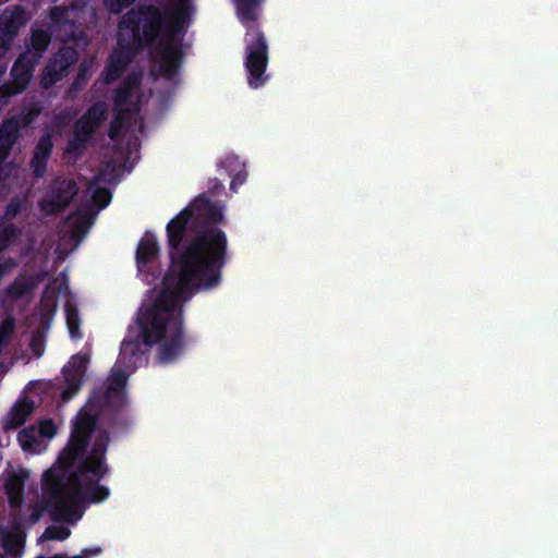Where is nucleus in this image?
<instances>
[{
  "label": "nucleus",
  "mask_w": 558,
  "mask_h": 558,
  "mask_svg": "<svg viewBox=\"0 0 558 558\" xmlns=\"http://www.w3.org/2000/svg\"><path fill=\"white\" fill-rule=\"evenodd\" d=\"M92 226V218L86 214H78L74 216L73 222L71 225V239L80 242L87 234L89 228Z\"/></svg>",
  "instance_id": "5701e85b"
},
{
  "label": "nucleus",
  "mask_w": 558,
  "mask_h": 558,
  "mask_svg": "<svg viewBox=\"0 0 558 558\" xmlns=\"http://www.w3.org/2000/svg\"><path fill=\"white\" fill-rule=\"evenodd\" d=\"M22 129L16 124L15 120L8 118L0 124V142L14 146L21 136Z\"/></svg>",
  "instance_id": "4be33fe9"
},
{
  "label": "nucleus",
  "mask_w": 558,
  "mask_h": 558,
  "mask_svg": "<svg viewBox=\"0 0 558 558\" xmlns=\"http://www.w3.org/2000/svg\"><path fill=\"white\" fill-rule=\"evenodd\" d=\"M37 62L38 60L34 59L27 52L20 54L14 61L10 75L12 81L15 82L20 88L25 89L29 84Z\"/></svg>",
  "instance_id": "f8f14e48"
},
{
  "label": "nucleus",
  "mask_w": 558,
  "mask_h": 558,
  "mask_svg": "<svg viewBox=\"0 0 558 558\" xmlns=\"http://www.w3.org/2000/svg\"><path fill=\"white\" fill-rule=\"evenodd\" d=\"M24 89L20 88L15 82H7L0 85V100L8 99L14 95L22 93Z\"/></svg>",
  "instance_id": "a19ab883"
},
{
  "label": "nucleus",
  "mask_w": 558,
  "mask_h": 558,
  "mask_svg": "<svg viewBox=\"0 0 558 558\" xmlns=\"http://www.w3.org/2000/svg\"><path fill=\"white\" fill-rule=\"evenodd\" d=\"M24 207H25L24 203L21 199L16 198V197L12 198L5 207L3 218L8 219V220L14 219L17 215H20L22 213Z\"/></svg>",
  "instance_id": "58836bf2"
},
{
  "label": "nucleus",
  "mask_w": 558,
  "mask_h": 558,
  "mask_svg": "<svg viewBox=\"0 0 558 558\" xmlns=\"http://www.w3.org/2000/svg\"><path fill=\"white\" fill-rule=\"evenodd\" d=\"M159 244L153 234H146L141 239L136 248V265L140 271L159 256Z\"/></svg>",
  "instance_id": "ddd939ff"
},
{
  "label": "nucleus",
  "mask_w": 558,
  "mask_h": 558,
  "mask_svg": "<svg viewBox=\"0 0 558 558\" xmlns=\"http://www.w3.org/2000/svg\"><path fill=\"white\" fill-rule=\"evenodd\" d=\"M31 349L35 356L39 357L44 353V343L39 337H33L31 340Z\"/></svg>",
  "instance_id": "c03bdc74"
},
{
  "label": "nucleus",
  "mask_w": 558,
  "mask_h": 558,
  "mask_svg": "<svg viewBox=\"0 0 558 558\" xmlns=\"http://www.w3.org/2000/svg\"><path fill=\"white\" fill-rule=\"evenodd\" d=\"M16 265L15 260L11 257H8L5 260H0V279Z\"/></svg>",
  "instance_id": "a18cd8bd"
},
{
  "label": "nucleus",
  "mask_w": 558,
  "mask_h": 558,
  "mask_svg": "<svg viewBox=\"0 0 558 558\" xmlns=\"http://www.w3.org/2000/svg\"><path fill=\"white\" fill-rule=\"evenodd\" d=\"M49 29L53 34H59L62 25L72 26V20L69 16V11L65 7H52L49 12Z\"/></svg>",
  "instance_id": "412c9836"
},
{
  "label": "nucleus",
  "mask_w": 558,
  "mask_h": 558,
  "mask_svg": "<svg viewBox=\"0 0 558 558\" xmlns=\"http://www.w3.org/2000/svg\"><path fill=\"white\" fill-rule=\"evenodd\" d=\"M71 534V531L65 526L49 525L46 527L40 539L49 541H64Z\"/></svg>",
  "instance_id": "2f4dec72"
},
{
  "label": "nucleus",
  "mask_w": 558,
  "mask_h": 558,
  "mask_svg": "<svg viewBox=\"0 0 558 558\" xmlns=\"http://www.w3.org/2000/svg\"><path fill=\"white\" fill-rule=\"evenodd\" d=\"M111 193L107 187H95L92 199L93 203L99 208L104 209L111 201Z\"/></svg>",
  "instance_id": "f704fd0d"
},
{
  "label": "nucleus",
  "mask_w": 558,
  "mask_h": 558,
  "mask_svg": "<svg viewBox=\"0 0 558 558\" xmlns=\"http://www.w3.org/2000/svg\"><path fill=\"white\" fill-rule=\"evenodd\" d=\"M1 543L4 551L13 557L22 555V548L25 543V534L22 531L21 524L16 522L11 531H5L2 534Z\"/></svg>",
  "instance_id": "f3484780"
},
{
  "label": "nucleus",
  "mask_w": 558,
  "mask_h": 558,
  "mask_svg": "<svg viewBox=\"0 0 558 558\" xmlns=\"http://www.w3.org/2000/svg\"><path fill=\"white\" fill-rule=\"evenodd\" d=\"M109 495L110 490L108 487L94 481H88L84 490V497L94 504L106 500Z\"/></svg>",
  "instance_id": "b1692460"
},
{
  "label": "nucleus",
  "mask_w": 558,
  "mask_h": 558,
  "mask_svg": "<svg viewBox=\"0 0 558 558\" xmlns=\"http://www.w3.org/2000/svg\"><path fill=\"white\" fill-rule=\"evenodd\" d=\"M77 25L75 21L72 20V26L62 25L60 27L59 34H54L58 40L62 43H69L76 39Z\"/></svg>",
  "instance_id": "4c0bfd02"
},
{
  "label": "nucleus",
  "mask_w": 558,
  "mask_h": 558,
  "mask_svg": "<svg viewBox=\"0 0 558 558\" xmlns=\"http://www.w3.org/2000/svg\"><path fill=\"white\" fill-rule=\"evenodd\" d=\"M77 192L78 187L73 179H54L39 207L46 215H58L69 207Z\"/></svg>",
  "instance_id": "0eeeda50"
},
{
  "label": "nucleus",
  "mask_w": 558,
  "mask_h": 558,
  "mask_svg": "<svg viewBox=\"0 0 558 558\" xmlns=\"http://www.w3.org/2000/svg\"><path fill=\"white\" fill-rule=\"evenodd\" d=\"M109 471L106 460L84 457L80 460L77 470L68 476L69 484L73 487L74 492L68 496L74 497V504L82 493L81 476L90 474L88 481L99 482Z\"/></svg>",
  "instance_id": "1a4fd4ad"
},
{
  "label": "nucleus",
  "mask_w": 558,
  "mask_h": 558,
  "mask_svg": "<svg viewBox=\"0 0 558 558\" xmlns=\"http://www.w3.org/2000/svg\"><path fill=\"white\" fill-rule=\"evenodd\" d=\"M14 329L15 320L13 317H7L0 323V353L12 337Z\"/></svg>",
  "instance_id": "72a5a7b5"
},
{
  "label": "nucleus",
  "mask_w": 558,
  "mask_h": 558,
  "mask_svg": "<svg viewBox=\"0 0 558 558\" xmlns=\"http://www.w3.org/2000/svg\"><path fill=\"white\" fill-rule=\"evenodd\" d=\"M99 180H100V175L98 174V175H96V177L94 178V180L90 182V187H92V186H93L97 181H99Z\"/></svg>",
  "instance_id": "8fccbe9b"
},
{
  "label": "nucleus",
  "mask_w": 558,
  "mask_h": 558,
  "mask_svg": "<svg viewBox=\"0 0 558 558\" xmlns=\"http://www.w3.org/2000/svg\"><path fill=\"white\" fill-rule=\"evenodd\" d=\"M52 32L50 29H33L31 33V43H29V50L33 52V58L39 59L43 57V54L48 50L49 45L51 44L52 38Z\"/></svg>",
  "instance_id": "6ab92c4d"
},
{
  "label": "nucleus",
  "mask_w": 558,
  "mask_h": 558,
  "mask_svg": "<svg viewBox=\"0 0 558 558\" xmlns=\"http://www.w3.org/2000/svg\"><path fill=\"white\" fill-rule=\"evenodd\" d=\"M107 117L108 105L102 100L96 101L75 121L73 130L90 141L94 133L107 120Z\"/></svg>",
  "instance_id": "9b49d317"
},
{
  "label": "nucleus",
  "mask_w": 558,
  "mask_h": 558,
  "mask_svg": "<svg viewBox=\"0 0 558 558\" xmlns=\"http://www.w3.org/2000/svg\"><path fill=\"white\" fill-rule=\"evenodd\" d=\"M88 363V354L77 353L73 355L68 364L63 367L62 373L65 383V388L61 392V398L63 401H69L80 391L84 381Z\"/></svg>",
  "instance_id": "6e6552de"
},
{
  "label": "nucleus",
  "mask_w": 558,
  "mask_h": 558,
  "mask_svg": "<svg viewBox=\"0 0 558 558\" xmlns=\"http://www.w3.org/2000/svg\"><path fill=\"white\" fill-rule=\"evenodd\" d=\"M222 221L221 207L199 194L166 226L170 265L160 293L137 318L146 347L160 342L169 332L160 345L161 363L173 362L184 349L181 303L221 282L228 256V238L218 227Z\"/></svg>",
  "instance_id": "f257e3e1"
},
{
  "label": "nucleus",
  "mask_w": 558,
  "mask_h": 558,
  "mask_svg": "<svg viewBox=\"0 0 558 558\" xmlns=\"http://www.w3.org/2000/svg\"><path fill=\"white\" fill-rule=\"evenodd\" d=\"M236 10L241 22H255L256 13L255 9L259 4L260 0H234Z\"/></svg>",
  "instance_id": "a878e982"
},
{
  "label": "nucleus",
  "mask_w": 558,
  "mask_h": 558,
  "mask_svg": "<svg viewBox=\"0 0 558 558\" xmlns=\"http://www.w3.org/2000/svg\"><path fill=\"white\" fill-rule=\"evenodd\" d=\"M17 440L24 450L33 448L37 442L36 430L34 427L22 429L17 435Z\"/></svg>",
  "instance_id": "c9c22d12"
},
{
  "label": "nucleus",
  "mask_w": 558,
  "mask_h": 558,
  "mask_svg": "<svg viewBox=\"0 0 558 558\" xmlns=\"http://www.w3.org/2000/svg\"><path fill=\"white\" fill-rule=\"evenodd\" d=\"M108 444H109L108 434L104 433V434L99 435L95 439V441L92 446V450H90L89 454H87V457L106 460V452H107Z\"/></svg>",
  "instance_id": "c756f323"
},
{
  "label": "nucleus",
  "mask_w": 558,
  "mask_h": 558,
  "mask_svg": "<svg viewBox=\"0 0 558 558\" xmlns=\"http://www.w3.org/2000/svg\"><path fill=\"white\" fill-rule=\"evenodd\" d=\"M136 0H104L106 9L111 14H120L123 10L130 8Z\"/></svg>",
  "instance_id": "e433bc0d"
},
{
  "label": "nucleus",
  "mask_w": 558,
  "mask_h": 558,
  "mask_svg": "<svg viewBox=\"0 0 558 558\" xmlns=\"http://www.w3.org/2000/svg\"><path fill=\"white\" fill-rule=\"evenodd\" d=\"M43 105L40 101L32 100V101H25L20 112L13 117H11L12 120L16 121V124L23 130L28 128L31 124H33L38 117L43 112Z\"/></svg>",
  "instance_id": "a211bd4d"
},
{
  "label": "nucleus",
  "mask_w": 558,
  "mask_h": 558,
  "mask_svg": "<svg viewBox=\"0 0 558 558\" xmlns=\"http://www.w3.org/2000/svg\"><path fill=\"white\" fill-rule=\"evenodd\" d=\"M12 146L7 143L0 142V161L3 162L10 155Z\"/></svg>",
  "instance_id": "49530a36"
},
{
  "label": "nucleus",
  "mask_w": 558,
  "mask_h": 558,
  "mask_svg": "<svg viewBox=\"0 0 558 558\" xmlns=\"http://www.w3.org/2000/svg\"><path fill=\"white\" fill-rule=\"evenodd\" d=\"M65 448L59 456H61ZM58 459H60V457H58ZM57 464L62 473L54 469H49L43 475L41 487L45 496L44 506L43 508L37 507L32 511L31 520L33 522L39 520L43 509L48 511L51 519L57 522L66 521L71 515V506L74 505V497L68 496L64 474L73 464L64 466L59 460H57Z\"/></svg>",
  "instance_id": "39448f33"
},
{
  "label": "nucleus",
  "mask_w": 558,
  "mask_h": 558,
  "mask_svg": "<svg viewBox=\"0 0 558 558\" xmlns=\"http://www.w3.org/2000/svg\"><path fill=\"white\" fill-rule=\"evenodd\" d=\"M250 36L244 65L247 72V84L256 89L267 81L265 72L268 64V45L264 33L259 29L254 31Z\"/></svg>",
  "instance_id": "423d86ee"
},
{
  "label": "nucleus",
  "mask_w": 558,
  "mask_h": 558,
  "mask_svg": "<svg viewBox=\"0 0 558 558\" xmlns=\"http://www.w3.org/2000/svg\"><path fill=\"white\" fill-rule=\"evenodd\" d=\"M66 75L68 74L63 73L62 70L58 69L57 65L50 61L41 74L40 85L43 88L48 89Z\"/></svg>",
  "instance_id": "393cba45"
},
{
  "label": "nucleus",
  "mask_w": 558,
  "mask_h": 558,
  "mask_svg": "<svg viewBox=\"0 0 558 558\" xmlns=\"http://www.w3.org/2000/svg\"><path fill=\"white\" fill-rule=\"evenodd\" d=\"M234 160H235L234 158H227L226 161H225V165L231 163Z\"/></svg>",
  "instance_id": "3c124183"
},
{
  "label": "nucleus",
  "mask_w": 558,
  "mask_h": 558,
  "mask_svg": "<svg viewBox=\"0 0 558 558\" xmlns=\"http://www.w3.org/2000/svg\"><path fill=\"white\" fill-rule=\"evenodd\" d=\"M26 477V472L14 473L10 475L5 482L4 490L8 497L9 505L12 508H19L23 504V492Z\"/></svg>",
  "instance_id": "2eb2a0df"
},
{
  "label": "nucleus",
  "mask_w": 558,
  "mask_h": 558,
  "mask_svg": "<svg viewBox=\"0 0 558 558\" xmlns=\"http://www.w3.org/2000/svg\"><path fill=\"white\" fill-rule=\"evenodd\" d=\"M65 318L66 326L72 339L82 338V333L80 331V316L78 311L71 305H66L65 307Z\"/></svg>",
  "instance_id": "bb28decb"
},
{
  "label": "nucleus",
  "mask_w": 558,
  "mask_h": 558,
  "mask_svg": "<svg viewBox=\"0 0 558 558\" xmlns=\"http://www.w3.org/2000/svg\"><path fill=\"white\" fill-rule=\"evenodd\" d=\"M77 59L78 53L75 48L62 46L50 61L56 64L58 69L62 70L63 73L69 74L70 68L77 62Z\"/></svg>",
  "instance_id": "aec40b11"
},
{
  "label": "nucleus",
  "mask_w": 558,
  "mask_h": 558,
  "mask_svg": "<svg viewBox=\"0 0 558 558\" xmlns=\"http://www.w3.org/2000/svg\"><path fill=\"white\" fill-rule=\"evenodd\" d=\"M89 141L73 130L72 137L66 143V153L81 156Z\"/></svg>",
  "instance_id": "7c9ffc66"
},
{
  "label": "nucleus",
  "mask_w": 558,
  "mask_h": 558,
  "mask_svg": "<svg viewBox=\"0 0 558 558\" xmlns=\"http://www.w3.org/2000/svg\"><path fill=\"white\" fill-rule=\"evenodd\" d=\"M10 46H5L0 41V58L5 53Z\"/></svg>",
  "instance_id": "09e8293b"
},
{
  "label": "nucleus",
  "mask_w": 558,
  "mask_h": 558,
  "mask_svg": "<svg viewBox=\"0 0 558 558\" xmlns=\"http://www.w3.org/2000/svg\"><path fill=\"white\" fill-rule=\"evenodd\" d=\"M52 148H53V143H52V138L50 137V135H48V134L43 135L38 140L35 148H34L33 155L45 158V159H49L51 156V153H52Z\"/></svg>",
  "instance_id": "473e14b6"
},
{
  "label": "nucleus",
  "mask_w": 558,
  "mask_h": 558,
  "mask_svg": "<svg viewBox=\"0 0 558 558\" xmlns=\"http://www.w3.org/2000/svg\"><path fill=\"white\" fill-rule=\"evenodd\" d=\"M28 286L25 282L14 280L8 287V293L14 298H22L28 292Z\"/></svg>",
  "instance_id": "79ce46f5"
},
{
  "label": "nucleus",
  "mask_w": 558,
  "mask_h": 558,
  "mask_svg": "<svg viewBox=\"0 0 558 558\" xmlns=\"http://www.w3.org/2000/svg\"><path fill=\"white\" fill-rule=\"evenodd\" d=\"M245 181V173H242L241 171L235 174V177L231 181V189L234 190L236 184H243Z\"/></svg>",
  "instance_id": "de8ad7c7"
},
{
  "label": "nucleus",
  "mask_w": 558,
  "mask_h": 558,
  "mask_svg": "<svg viewBox=\"0 0 558 558\" xmlns=\"http://www.w3.org/2000/svg\"><path fill=\"white\" fill-rule=\"evenodd\" d=\"M33 411L34 403L31 400L24 399L19 401L8 413L3 428L5 430L19 428L26 422L27 417L32 414Z\"/></svg>",
  "instance_id": "dca6fc26"
},
{
  "label": "nucleus",
  "mask_w": 558,
  "mask_h": 558,
  "mask_svg": "<svg viewBox=\"0 0 558 558\" xmlns=\"http://www.w3.org/2000/svg\"><path fill=\"white\" fill-rule=\"evenodd\" d=\"M48 159L33 155L29 166L35 178H43L47 171Z\"/></svg>",
  "instance_id": "ea45409f"
},
{
  "label": "nucleus",
  "mask_w": 558,
  "mask_h": 558,
  "mask_svg": "<svg viewBox=\"0 0 558 558\" xmlns=\"http://www.w3.org/2000/svg\"><path fill=\"white\" fill-rule=\"evenodd\" d=\"M165 15V26L158 39L159 73L168 81H173L183 62V50L177 41L178 35L184 33L185 25L190 23L194 13L192 0H175V4L171 10V22L168 24L167 15Z\"/></svg>",
  "instance_id": "20e7f679"
},
{
  "label": "nucleus",
  "mask_w": 558,
  "mask_h": 558,
  "mask_svg": "<svg viewBox=\"0 0 558 558\" xmlns=\"http://www.w3.org/2000/svg\"><path fill=\"white\" fill-rule=\"evenodd\" d=\"M39 434L44 437H52L56 434V426L51 420H47L40 423Z\"/></svg>",
  "instance_id": "37998d69"
},
{
  "label": "nucleus",
  "mask_w": 558,
  "mask_h": 558,
  "mask_svg": "<svg viewBox=\"0 0 558 558\" xmlns=\"http://www.w3.org/2000/svg\"><path fill=\"white\" fill-rule=\"evenodd\" d=\"M141 83L142 75L136 72L130 73L123 80L112 96L114 110H124L123 107L130 101L133 92L140 87Z\"/></svg>",
  "instance_id": "4468645a"
},
{
  "label": "nucleus",
  "mask_w": 558,
  "mask_h": 558,
  "mask_svg": "<svg viewBox=\"0 0 558 558\" xmlns=\"http://www.w3.org/2000/svg\"><path fill=\"white\" fill-rule=\"evenodd\" d=\"M128 110H114V116L110 121L108 136L112 141H117L121 137L125 114Z\"/></svg>",
  "instance_id": "cd10ccee"
},
{
  "label": "nucleus",
  "mask_w": 558,
  "mask_h": 558,
  "mask_svg": "<svg viewBox=\"0 0 558 558\" xmlns=\"http://www.w3.org/2000/svg\"><path fill=\"white\" fill-rule=\"evenodd\" d=\"M163 26L165 15L157 5L142 4L125 12L118 23V46L102 72L104 83L118 81L138 53L157 43Z\"/></svg>",
  "instance_id": "7ed1b4c3"
},
{
  "label": "nucleus",
  "mask_w": 558,
  "mask_h": 558,
  "mask_svg": "<svg viewBox=\"0 0 558 558\" xmlns=\"http://www.w3.org/2000/svg\"><path fill=\"white\" fill-rule=\"evenodd\" d=\"M138 328L141 329L140 326ZM142 344L144 342L141 330L135 337L126 336L123 339L116 363L119 369L112 372L105 389L95 391L86 405L77 413L70 440L59 459L62 465L74 464L86 451L100 415L106 416L112 426L128 425L125 388L129 375L143 361Z\"/></svg>",
  "instance_id": "f03ea898"
},
{
  "label": "nucleus",
  "mask_w": 558,
  "mask_h": 558,
  "mask_svg": "<svg viewBox=\"0 0 558 558\" xmlns=\"http://www.w3.org/2000/svg\"><path fill=\"white\" fill-rule=\"evenodd\" d=\"M27 21L26 10L22 5L15 4L4 9L0 14V41L4 44V47L11 46Z\"/></svg>",
  "instance_id": "9d476101"
},
{
  "label": "nucleus",
  "mask_w": 558,
  "mask_h": 558,
  "mask_svg": "<svg viewBox=\"0 0 558 558\" xmlns=\"http://www.w3.org/2000/svg\"><path fill=\"white\" fill-rule=\"evenodd\" d=\"M20 235L19 228L13 225H7L0 229V252L9 247Z\"/></svg>",
  "instance_id": "c85d7f7f"
}]
</instances>
